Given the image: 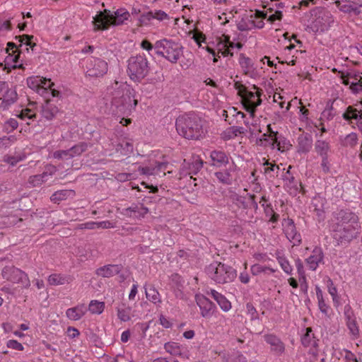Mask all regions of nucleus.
Here are the masks:
<instances>
[{
    "label": "nucleus",
    "mask_w": 362,
    "mask_h": 362,
    "mask_svg": "<svg viewBox=\"0 0 362 362\" xmlns=\"http://www.w3.org/2000/svg\"><path fill=\"white\" fill-rule=\"evenodd\" d=\"M175 127L179 135L189 140H199L206 132L202 118L193 112L179 116Z\"/></svg>",
    "instance_id": "obj_1"
},
{
    "label": "nucleus",
    "mask_w": 362,
    "mask_h": 362,
    "mask_svg": "<svg viewBox=\"0 0 362 362\" xmlns=\"http://www.w3.org/2000/svg\"><path fill=\"white\" fill-rule=\"evenodd\" d=\"M135 91L127 85H120L112 93V110L115 115H129L137 105Z\"/></svg>",
    "instance_id": "obj_2"
},
{
    "label": "nucleus",
    "mask_w": 362,
    "mask_h": 362,
    "mask_svg": "<svg viewBox=\"0 0 362 362\" xmlns=\"http://www.w3.org/2000/svg\"><path fill=\"white\" fill-rule=\"evenodd\" d=\"M129 13L125 8H119L114 12L108 9L99 11L93 17L95 30H105L110 25H119L122 24L129 17Z\"/></svg>",
    "instance_id": "obj_3"
},
{
    "label": "nucleus",
    "mask_w": 362,
    "mask_h": 362,
    "mask_svg": "<svg viewBox=\"0 0 362 362\" xmlns=\"http://www.w3.org/2000/svg\"><path fill=\"white\" fill-rule=\"evenodd\" d=\"M205 272L211 280L218 284L232 282L237 276L235 269L220 262L211 263L206 267Z\"/></svg>",
    "instance_id": "obj_4"
},
{
    "label": "nucleus",
    "mask_w": 362,
    "mask_h": 362,
    "mask_svg": "<svg viewBox=\"0 0 362 362\" xmlns=\"http://www.w3.org/2000/svg\"><path fill=\"white\" fill-rule=\"evenodd\" d=\"M156 54L176 64L183 54V47L179 42L164 38L156 42Z\"/></svg>",
    "instance_id": "obj_5"
},
{
    "label": "nucleus",
    "mask_w": 362,
    "mask_h": 362,
    "mask_svg": "<svg viewBox=\"0 0 362 362\" xmlns=\"http://www.w3.org/2000/svg\"><path fill=\"white\" fill-rule=\"evenodd\" d=\"M149 63L145 55L137 54L127 61V74L131 80L141 82L149 73Z\"/></svg>",
    "instance_id": "obj_6"
},
{
    "label": "nucleus",
    "mask_w": 362,
    "mask_h": 362,
    "mask_svg": "<svg viewBox=\"0 0 362 362\" xmlns=\"http://www.w3.org/2000/svg\"><path fill=\"white\" fill-rule=\"evenodd\" d=\"M332 236L337 245H347L358 237L360 226L352 224L341 226H332Z\"/></svg>",
    "instance_id": "obj_7"
},
{
    "label": "nucleus",
    "mask_w": 362,
    "mask_h": 362,
    "mask_svg": "<svg viewBox=\"0 0 362 362\" xmlns=\"http://www.w3.org/2000/svg\"><path fill=\"white\" fill-rule=\"evenodd\" d=\"M263 90L256 85L252 86L251 90L247 89L241 97L242 104L245 110L254 116L256 109L262 104L261 95Z\"/></svg>",
    "instance_id": "obj_8"
},
{
    "label": "nucleus",
    "mask_w": 362,
    "mask_h": 362,
    "mask_svg": "<svg viewBox=\"0 0 362 362\" xmlns=\"http://www.w3.org/2000/svg\"><path fill=\"white\" fill-rule=\"evenodd\" d=\"M18 100V93L8 82L0 81V110L6 111Z\"/></svg>",
    "instance_id": "obj_9"
},
{
    "label": "nucleus",
    "mask_w": 362,
    "mask_h": 362,
    "mask_svg": "<svg viewBox=\"0 0 362 362\" xmlns=\"http://www.w3.org/2000/svg\"><path fill=\"white\" fill-rule=\"evenodd\" d=\"M2 276L7 281L15 284H21L25 288H28L30 285L28 275L15 267H5L2 270Z\"/></svg>",
    "instance_id": "obj_10"
},
{
    "label": "nucleus",
    "mask_w": 362,
    "mask_h": 362,
    "mask_svg": "<svg viewBox=\"0 0 362 362\" xmlns=\"http://www.w3.org/2000/svg\"><path fill=\"white\" fill-rule=\"evenodd\" d=\"M334 223L332 226H347L352 224L354 226L358 224V217L350 209H339L333 213Z\"/></svg>",
    "instance_id": "obj_11"
},
{
    "label": "nucleus",
    "mask_w": 362,
    "mask_h": 362,
    "mask_svg": "<svg viewBox=\"0 0 362 362\" xmlns=\"http://www.w3.org/2000/svg\"><path fill=\"white\" fill-rule=\"evenodd\" d=\"M107 63L98 58H93L86 65V74L90 77H100L107 71Z\"/></svg>",
    "instance_id": "obj_12"
},
{
    "label": "nucleus",
    "mask_w": 362,
    "mask_h": 362,
    "mask_svg": "<svg viewBox=\"0 0 362 362\" xmlns=\"http://www.w3.org/2000/svg\"><path fill=\"white\" fill-rule=\"evenodd\" d=\"M196 302L201 312V315L204 318H210L216 308L215 304L202 295L196 296Z\"/></svg>",
    "instance_id": "obj_13"
},
{
    "label": "nucleus",
    "mask_w": 362,
    "mask_h": 362,
    "mask_svg": "<svg viewBox=\"0 0 362 362\" xmlns=\"http://www.w3.org/2000/svg\"><path fill=\"white\" fill-rule=\"evenodd\" d=\"M284 233L289 241H293L294 245H298L301 243V235L296 230L294 221L292 218H286L284 220Z\"/></svg>",
    "instance_id": "obj_14"
},
{
    "label": "nucleus",
    "mask_w": 362,
    "mask_h": 362,
    "mask_svg": "<svg viewBox=\"0 0 362 362\" xmlns=\"http://www.w3.org/2000/svg\"><path fill=\"white\" fill-rule=\"evenodd\" d=\"M324 252L319 246H315L312 251V254L305 259V262L312 271H315L320 264H324Z\"/></svg>",
    "instance_id": "obj_15"
},
{
    "label": "nucleus",
    "mask_w": 362,
    "mask_h": 362,
    "mask_svg": "<svg viewBox=\"0 0 362 362\" xmlns=\"http://www.w3.org/2000/svg\"><path fill=\"white\" fill-rule=\"evenodd\" d=\"M211 165L216 168L226 167L229 163V156L222 150H213L210 152Z\"/></svg>",
    "instance_id": "obj_16"
},
{
    "label": "nucleus",
    "mask_w": 362,
    "mask_h": 362,
    "mask_svg": "<svg viewBox=\"0 0 362 362\" xmlns=\"http://www.w3.org/2000/svg\"><path fill=\"white\" fill-rule=\"evenodd\" d=\"M264 341L271 346V349L277 355H281L285 350L284 344L275 334H268L264 336Z\"/></svg>",
    "instance_id": "obj_17"
},
{
    "label": "nucleus",
    "mask_w": 362,
    "mask_h": 362,
    "mask_svg": "<svg viewBox=\"0 0 362 362\" xmlns=\"http://www.w3.org/2000/svg\"><path fill=\"white\" fill-rule=\"evenodd\" d=\"M239 63L245 75L252 78L258 76V73L250 58L245 57L243 54H240Z\"/></svg>",
    "instance_id": "obj_18"
},
{
    "label": "nucleus",
    "mask_w": 362,
    "mask_h": 362,
    "mask_svg": "<svg viewBox=\"0 0 362 362\" xmlns=\"http://www.w3.org/2000/svg\"><path fill=\"white\" fill-rule=\"evenodd\" d=\"M57 170L54 166L50 165L47 168V170L42 174L35 175L29 177L28 182L33 186H38L47 180V177L52 176Z\"/></svg>",
    "instance_id": "obj_19"
},
{
    "label": "nucleus",
    "mask_w": 362,
    "mask_h": 362,
    "mask_svg": "<svg viewBox=\"0 0 362 362\" xmlns=\"http://www.w3.org/2000/svg\"><path fill=\"white\" fill-rule=\"evenodd\" d=\"M123 267L121 264H107L98 268L96 270L98 276L110 278L116 274H118L122 270Z\"/></svg>",
    "instance_id": "obj_20"
},
{
    "label": "nucleus",
    "mask_w": 362,
    "mask_h": 362,
    "mask_svg": "<svg viewBox=\"0 0 362 362\" xmlns=\"http://www.w3.org/2000/svg\"><path fill=\"white\" fill-rule=\"evenodd\" d=\"M361 117H362V110L357 109L354 105L346 107L342 114V118L349 124H353V120L357 122Z\"/></svg>",
    "instance_id": "obj_21"
},
{
    "label": "nucleus",
    "mask_w": 362,
    "mask_h": 362,
    "mask_svg": "<svg viewBox=\"0 0 362 362\" xmlns=\"http://www.w3.org/2000/svg\"><path fill=\"white\" fill-rule=\"evenodd\" d=\"M313 146V138L310 134H300L298 138V152L306 153L310 151Z\"/></svg>",
    "instance_id": "obj_22"
},
{
    "label": "nucleus",
    "mask_w": 362,
    "mask_h": 362,
    "mask_svg": "<svg viewBox=\"0 0 362 362\" xmlns=\"http://www.w3.org/2000/svg\"><path fill=\"white\" fill-rule=\"evenodd\" d=\"M58 107L52 103L50 100H47L44 105H42L41 114L42 117L47 120L53 119L59 112Z\"/></svg>",
    "instance_id": "obj_23"
},
{
    "label": "nucleus",
    "mask_w": 362,
    "mask_h": 362,
    "mask_svg": "<svg viewBox=\"0 0 362 362\" xmlns=\"http://www.w3.org/2000/svg\"><path fill=\"white\" fill-rule=\"evenodd\" d=\"M88 311V309L85 304H79L75 307L70 308L66 310V317L74 321L80 320Z\"/></svg>",
    "instance_id": "obj_24"
},
{
    "label": "nucleus",
    "mask_w": 362,
    "mask_h": 362,
    "mask_svg": "<svg viewBox=\"0 0 362 362\" xmlns=\"http://www.w3.org/2000/svg\"><path fill=\"white\" fill-rule=\"evenodd\" d=\"M208 294L210 295L219 305L220 308L225 312L231 308L230 302L221 293L214 289H211Z\"/></svg>",
    "instance_id": "obj_25"
},
{
    "label": "nucleus",
    "mask_w": 362,
    "mask_h": 362,
    "mask_svg": "<svg viewBox=\"0 0 362 362\" xmlns=\"http://www.w3.org/2000/svg\"><path fill=\"white\" fill-rule=\"evenodd\" d=\"M146 298L155 305L160 304L162 300L158 290L153 285L144 286Z\"/></svg>",
    "instance_id": "obj_26"
},
{
    "label": "nucleus",
    "mask_w": 362,
    "mask_h": 362,
    "mask_svg": "<svg viewBox=\"0 0 362 362\" xmlns=\"http://www.w3.org/2000/svg\"><path fill=\"white\" fill-rule=\"evenodd\" d=\"M125 214L128 216H132V213H134V216L140 218L144 217V216L148 213V209L144 206L143 204H132L131 206L125 209Z\"/></svg>",
    "instance_id": "obj_27"
},
{
    "label": "nucleus",
    "mask_w": 362,
    "mask_h": 362,
    "mask_svg": "<svg viewBox=\"0 0 362 362\" xmlns=\"http://www.w3.org/2000/svg\"><path fill=\"white\" fill-rule=\"evenodd\" d=\"M164 349L172 356H184L185 355L183 351L184 348L177 342H167L164 344Z\"/></svg>",
    "instance_id": "obj_28"
},
{
    "label": "nucleus",
    "mask_w": 362,
    "mask_h": 362,
    "mask_svg": "<svg viewBox=\"0 0 362 362\" xmlns=\"http://www.w3.org/2000/svg\"><path fill=\"white\" fill-rule=\"evenodd\" d=\"M324 201L320 199H314L311 204V208L314 214L317 216L319 221H323L325 218V211L323 208Z\"/></svg>",
    "instance_id": "obj_29"
},
{
    "label": "nucleus",
    "mask_w": 362,
    "mask_h": 362,
    "mask_svg": "<svg viewBox=\"0 0 362 362\" xmlns=\"http://www.w3.org/2000/svg\"><path fill=\"white\" fill-rule=\"evenodd\" d=\"M315 151L320 157L328 156L330 151L329 143L324 140H317L315 143Z\"/></svg>",
    "instance_id": "obj_30"
},
{
    "label": "nucleus",
    "mask_w": 362,
    "mask_h": 362,
    "mask_svg": "<svg viewBox=\"0 0 362 362\" xmlns=\"http://www.w3.org/2000/svg\"><path fill=\"white\" fill-rule=\"evenodd\" d=\"M202 167L203 161L200 159H195L192 162L189 163L187 173L190 175V178L196 180V178H193V175H197Z\"/></svg>",
    "instance_id": "obj_31"
},
{
    "label": "nucleus",
    "mask_w": 362,
    "mask_h": 362,
    "mask_svg": "<svg viewBox=\"0 0 362 362\" xmlns=\"http://www.w3.org/2000/svg\"><path fill=\"white\" fill-rule=\"evenodd\" d=\"M319 18H321L322 21V24L325 26L331 27L334 23V18L330 11L325 9V8H319Z\"/></svg>",
    "instance_id": "obj_32"
},
{
    "label": "nucleus",
    "mask_w": 362,
    "mask_h": 362,
    "mask_svg": "<svg viewBox=\"0 0 362 362\" xmlns=\"http://www.w3.org/2000/svg\"><path fill=\"white\" fill-rule=\"evenodd\" d=\"M133 144L129 141H123L118 144L116 147V151L124 156L131 154L133 152Z\"/></svg>",
    "instance_id": "obj_33"
},
{
    "label": "nucleus",
    "mask_w": 362,
    "mask_h": 362,
    "mask_svg": "<svg viewBox=\"0 0 362 362\" xmlns=\"http://www.w3.org/2000/svg\"><path fill=\"white\" fill-rule=\"evenodd\" d=\"M215 176L222 184L229 185L233 182L232 175L228 170L216 172Z\"/></svg>",
    "instance_id": "obj_34"
},
{
    "label": "nucleus",
    "mask_w": 362,
    "mask_h": 362,
    "mask_svg": "<svg viewBox=\"0 0 362 362\" xmlns=\"http://www.w3.org/2000/svg\"><path fill=\"white\" fill-rule=\"evenodd\" d=\"M275 141V148L281 152L288 150V146H291L289 141L281 134L276 136Z\"/></svg>",
    "instance_id": "obj_35"
},
{
    "label": "nucleus",
    "mask_w": 362,
    "mask_h": 362,
    "mask_svg": "<svg viewBox=\"0 0 362 362\" xmlns=\"http://www.w3.org/2000/svg\"><path fill=\"white\" fill-rule=\"evenodd\" d=\"M105 308V303L103 302H100L96 300H92L88 305V310H89L92 314H101Z\"/></svg>",
    "instance_id": "obj_36"
},
{
    "label": "nucleus",
    "mask_w": 362,
    "mask_h": 362,
    "mask_svg": "<svg viewBox=\"0 0 362 362\" xmlns=\"http://www.w3.org/2000/svg\"><path fill=\"white\" fill-rule=\"evenodd\" d=\"M315 291H316V296H317V300H318L319 309L320 310V311L322 313H324L325 315H327V313H328V306L325 303V300L323 298L322 291V290L320 289V288L318 286H315Z\"/></svg>",
    "instance_id": "obj_37"
},
{
    "label": "nucleus",
    "mask_w": 362,
    "mask_h": 362,
    "mask_svg": "<svg viewBox=\"0 0 362 362\" xmlns=\"http://www.w3.org/2000/svg\"><path fill=\"white\" fill-rule=\"evenodd\" d=\"M263 165L266 166L264 169V173L266 175L269 176V178H274L277 175L279 169V166L275 164H272L269 160H265Z\"/></svg>",
    "instance_id": "obj_38"
},
{
    "label": "nucleus",
    "mask_w": 362,
    "mask_h": 362,
    "mask_svg": "<svg viewBox=\"0 0 362 362\" xmlns=\"http://www.w3.org/2000/svg\"><path fill=\"white\" fill-rule=\"evenodd\" d=\"M71 190L62 189L55 192L50 197V199L54 203H59L62 200L66 199V198L70 195Z\"/></svg>",
    "instance_id": "obj_39"
},
{
    "label": "nucleus",
    "mask_w": 362,
    "mask_h": 362,
    "mask_svg": "<svg viewBox=\"0 0 362 362\" xmlns=\"http://www.w3.org/2000/svg\"><path fill=\"white\" fill-rule=\"evenodd\" d=\"M230 199L233 204H235L238 208L246 209L248 205L245 202V198L236 193H233L230 195Z\"/></svg>",
    "instance_id": "obj_40"
},
{
    "label": "nucleus",
    "mask_w": 362,
    "mask_h": 362,
    "mask_svg": "<svg viewBox=\"0 0 362 362\" xmlns=\"http://www.w3.org/2000/svg\"><path fill=\"white\" fill-rule=\"evenodd\" d=\"M8 48L6 49V52L8 53L9 56L7 57L6 60H8V57H10L11 60L16 63L20 57V53L18 52L16 45L14 42H9L7 44Z\"/></svg>",
    "instance_id": "obj_41"
},
{
    "label": "nucleus",
    "mask_w": 362,
    "mask_h": 362,
    "mask_svg": "<svg viewBox=\"0 0 362 362\" xmlns=\"http://www.w3.org/2000/svg\"><path fill=\"white\" fill-rule=\"evenodd\" d=\"M250 271L254 276H257L261 273H267L268 271H269L271 273H274L276 269L269 267L262 266L259 264H255L251 267Z\"/></svg>",
    "instance_id": "obj_42"
},
{
    "label": "nucleus",
    "mask_w": 362,
    "mask_h": 362,
    "mask_svg": "<svg viewBox=\"0 0 362 362\" xmlns=\"http://www.w3.org/2000/svg\"><path fill=\"white\" fill-rule=\"evenodd\" d=\"M277 260H278V262L280 264L281 269L286 274H287L288 275L293 274V267L290 264V263L286 257H285L284 256H279V257H277Z\"/></svg>",
    "instance_id": "obj_43"
},
{
    "label": "nucleus",
    "mask_w": 362,
    "mask_h": 362,
    "mask_svg": "<svg viewBox=\"0 0 362 362\" xmlns=\"http://www.w3.org/2000/svg\"><path fill=\"white\" fill-rule=\"evenodd\" d=\"M132 308L127 307L124 308H117V314L118 318L122 322H128L131 320L130 312Z\"/></svg>",
    "instance_id": "obj_44"
},
{
    "label": "nucleus",
    "mask_w": 362,
    "mask_h": 362,
    "mask_svg": "<svg viewBox=\"0 0 362 362\" xmlns=\"http://www.w3.org/2000/svg\"><path fill=\"white\" fill-rule=\"evenodd\" d=\"M275 138L271 136L267 138H259L257 139V144L264 147H269L271 149H275Z\"/></svg>",
    "instance_id": "obj_45"
},
{
    "label": "nucleus",
    "mask_w": 362,
    "mask_h": 362,
    "mask_svg": "<svg viewBox=\"0 0 362 362\" xmlns=\"http://www.w3.org/2000/svg\"><path fill=\"white\" fill-rule=\"evenodd\" d=\"M66 279L60 274H53L48 277V282L52 286L63 285L66 283Z\"/></svg>",
    "instance_id": "obj_46"
},
{
    "label": "nucleus",
    "mask_w": 362,
    "mask_h": 362,
    "mask_svg": "<svg viewBox=\"0 0 362 362\" xmlns=\"http://www.w3.org/2000/svg\"><path fill=\"white\" fill-rule=\"evenodd\" d=\"M88 144L86 142H80L78 144L70 148L73 158L76 156H80L85 152L88 148Z\"/></svg>",
    "instance_id": "obj_47"
},
{
    "label": "nucleus",
    "mask_w": 362,
    "mask_h": 362,
    "mask_svg": "<svg viewBox=\"0 0 362 362\" xmlns=\"http://www.w3.org/2000/svg\"><path fill=\"white\" fill-rule=\"evenodd\" d=\"M291 166H289L287 170L282 175V178L286 185L296 187L297 181L296 180L294 176L291 173Z\"/></svg>",
    "instance_id": "obj_48"
},
{
    "label": "nucleus",
    "mask_w": 362,
    "mask_h": 362,
    "mask_svg": "<svg viewBox=\"0 0 362 362\" xmlns=\"http://www.w3.org/2000/svg\"><path fill=\"white\" fill-rule=\"evenodd\" d=\"M246 130L242 127L233 126L228 129V133H231L230 136H225V139H230L239 134H244Z\"/></svg>",
    "instance_id": "obj_49"
},
{
    "label": "nucleus",
    "mask_w": 362,
    "mask_h": 362,
    "mask_svg": "<svg viewBox=\"0 0 362 362\" xmlns=\"http://www.w3.org/2000/svg\"><path fill=\"white\" fill-rule=\"evenodd\" d=\"M312 332V329L310 327H308L306 329V333L301 338V343L305 347H308L313 344H314L315 341L312 339L310 333Z\"/></svg>",
    "instance_id": "obj_50"
},
{
    "label": "nucleus",
    "mask_w": 362,
    "mask_h": 362,
    "mask_svg": "<svg viewBox=\"0 0 362 362\" xmlns=\"http://www.w3.org/2000/svg\"><path fill=\"white\" fill-rule=\"evenodd\" d=\"M33 35H23L18 37H16V39L19 40V42L23 43L27 46H30V47L33 50L34 47L36 46V43L33 42L32 40L33 39Z\"/></svg>",
    "instance_id": "obj_51"
},
{
    "label": "nucleus",
    "mask_w": 362,
    "mask_h": 362,
    "mask_svg": "<svg viewBox=\"0 0 362 362\" xmlns=\"http://www.w3.org/2000/svg\"><path fill=\"white\" fill-rule=\"evenodd\" d=\"M18 122L14 118H10L4 124V130L7 133L12 132L18 128Z\"/></svg>",
    "instance_id": "obj_52"
},
{
    "label": "nucleus",
    "mask_w": 362,
    "mask_h": 362,
    "mask_svg": "<svg viewBox=\"0 0 362 362\" xmlns=\"http://www.w3.org/2000/svg\"><path fill=\"white\" fill-rule=\"evenodd\" d=\"M358 143V135L355 132L347 134L344 139V145L354 147Z\"/></svg>",
    "instance_id": "obj_53"
},
{
    "label": "nucleus",
    "mask_w": 362,
    "mask_h": 362,
    "mask_svg": "<svg viewBox=\"0 0 362 362\" xmlns=\"http://www.w3.org/2000/svg\"><path fill=\"white\" fill-rule=\"evenodd\" d=\"M17 117L23 120H33L34 119L36 118V114L33 113L30 109L26 108L22 110L21 112L18 115H17Z\"/></svg>",
    "instance_id": "obj_54"
},
{
    "label": "nucleus",
    "mask_w": 362,
    "mask_h": 362,
    "mask_svg": "<svg viewBox=\"0 0 362 362\" xmlns=\"http://www.w3.org/2000/svg\"><path fill=\"white\" fill-rule=\"evenodd\" d=\"M336 112L332 105L327 107L321 114V119L332 120L335 116Z\"/></svg>",
    "instance_id": "obj_55"
},
{
    "label": "nucleus",
    "mask_w": 362,
    "mask_h": 362,
    "mask_svg": "<svg viewBox=\"0 0 362 362\" xmlns=\"http://www.w3.org/2000/svg\"><path fill=\"white\" fill-rule=\"evenodd\" d=\"M53 156L57 159H70L73 158L71 149L57 151L54 153Z\"/></svg>",
    "instance_id": "obj_56"
},
{
    "label": "nucleus",
    "mask_w": 362,
    "mask_h": 362,
    "mask_svg": "<svg viewBox=\"0 0 362 362\" xmlns=\"http://www.w3.org/2000/svg\"><path fill=\"white\" fill-rule=\"evenodd\" d=\"M27 83L30 88L36 90L42 83L41 77H30L27 79Z\"/></svg>",
    "instance_id": "obj_57"
},
{
    "label": "nucleus",
    "mask_w": 362,
    "mask_h": 362,
    "mask_svg": "<svg viewBox=\"0 0 362 362\" xmlns=\"http://www.w3.org/2000/svg\"><path fill=\"white\" fill-rule=\"evenodd\" d=\"M152 19H153V11L142 13L139 18L140 25H148Z\"/></svg>",
    "instance_id": "obj_58"
},
{
    "label": "nucleus",
    "mask_w": 362,
    "mask_h": 362,
    "mask_svg": "<svg viewBox=\"0 0 362 362\" xmlns=\"http://www.w3.org/2000/svg\"><path fill=\"white\" fill-rule=\"evenodd\" d=\"M16 140L14 136L0 137V151L8 148Z\"/></svg>",
    "instance_id": "obj_59"
},
{
    "label": "nucleus",
    "mask_w": 362,
    "mask_h": 362,
    "mask_svg": "<svg viewBox=\"0 0 362 362\" xmlns=\"http://www.w3.org/2000/svg\"><path fill=\"white\" fill-rule=\"evenodd\" d=\"M349 88L354 94L362 93V78H360L357 81H352Z\"/></svg>",
    "instance_id": "obj_60"
},
{
    "label": "nucleus",
    "mask_w": 362,
    "mask_h": 362,
    "mask_svg": "<svg viewBox=\"0 0 362 362\" xmlns=\"http://www.w3.org/2000/svg\"><path fill=\"white\" fill-rule=\"evenodd\" d=\"M344 317L346 320V324L356 319L354 313L349 305H346L344 306Z\"/></svg>",
    "instance_id": "obj_61"
},
{
    "label": "nucleus",
    "mask_w": 362,
    "mask_h": 362,
    "mask_svg": "<svg viewBox=\"0 0 362 362\" xmlns=\"http://www.w3.org/2000/svg\"><path fill=\"white\" fill-rule=\"evenodd\" d=\"M327 287H328V292L332 297V300L334 302L337 301L338 296H337V288L334 286L333 281L331 279H329L327 281Z\"/></svg>",
    "instance_id": "obj_62"
},
{
    "label": "nucleus",
    "mask_w": 362,
    "mask_h": 362,
    "mask_svg": "<svg viewBox=\"0 0 362 362\" xmlns=\"http://www.w3.org/2000/svg\"><path fill=\"white\" fill-rule=\"evenodd\" d=\"M346 326H347L348 329H349L350 333L353 336H354V337H358V334H359V329H358V327L357 325L356 319L354 320L347 323Z\"/></svg>",
    "instance_id": "obj_63"
},
{
    "label": "nucleus",
    "mask_w": 362,
    "mask_h": 362,
    "mask_svg": "<svg viewBox=\"0 0 362 362\" xmlns=\"http://www.w3.org/2000/svg\"><path fill=\"white\" fill-rule=\"evenodd\" d=\"M230 362H246V357L240 351H237L234 352L230 358Z\"/></svg>",
    "instance_id": "obj_64"
}]
</instances>
